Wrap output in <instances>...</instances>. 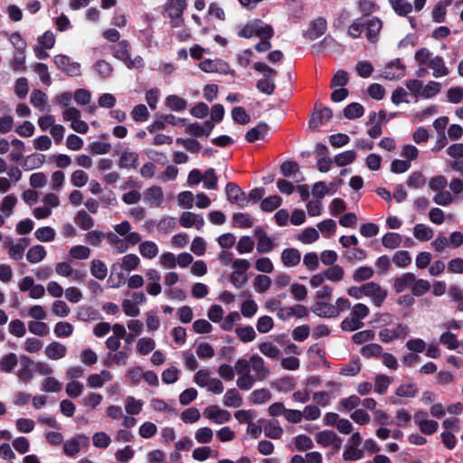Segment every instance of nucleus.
I'll return each instance as SVG.
<instances>
[{
  "label": "nucleus",
  "instance_id": "f257e3e1",
  "mask_svg": "<svg viewBox=\"0 0 463 463\" xmlns=\"http://www.w3.org/2000/svg\"><path fill=\"white\" fill-rule=\"evenodd\" d=\"M370 314L369 307L363 303H357L351 307L348 317H346L341 323V329L343 331L352 332L360 329L364 326L363 320Z\"/></svg>",
  "mask_w": 463,
  "mask_h": 463
},
{
  "label": "nucleus",
  "instance_id": "f03ea898",
  "mask_svg": "<svg viewBox=\"0 0 463 463\" xmlns=\"http://www.w3.org/2000/svg\"><path fill=\"white\" fill-rule=\"evenodd\" d=\"M238 34L240 37L243 38L258 36L270 39L274 35V31L270 25L266 24L263 21L255 19L247 23Z\"/></svg>",
  "mask_w": 463,
  "mask_h": 463
},
{
  "label": "nucleus",
  "instance_id": "7ed1b4c3",
  "mask_svg": "<svg viewBox=\"0 0 463 463\" xmlns=\"http://www.w3.org/2000/svg\"><path fill=\"white\" fill-rule=\"evenodd\" d=\"M255 71L263 73L264 77L257 81V89L267 95H271L275 90V83L273 78L277 75L276 70L263 62H255L253 64Z\"/></svg>",
  "mask_w": 463,
  "mask_h": 463
},
{
  "label": "nucleus",
  "instance_id": "20e7f679",
  "mask_svg": "<svg viewBox=\"0 0 463 463\" xmlns=\"http://www.w3.org/2000/svg\"><path fill=\"white\" fill-rule=\"evenodd\" d=\"M107 240L118 253H124L128 250L129 245L134 246L140 242L141 236L138 232H132L128 238H120L118 234L110 232L107 234Z\"/></svg>",
  "mask_w": 463,
  "mask_h": 463
},
{
  "label": "nucleus",
  "instance_id": "39448f33",
  "mask_svg": "<svg viewBox=\"0 0 463 463\" xmlns=\"http://www.w3.org/2000/svg\"><path fill=\"white\" fill-rule=\"evenodd\" d=\"M185 0H168L165 5L166 16L170 19L172 27H179L183 24V14L186 8Z\"/></svg>",
  "mask_w": 463,
  "mask_h": 463
},
{
  "label": "nucleus",
  "instance_id": "423d86ee",
  "mask_svg": "<svg viewBox=\"0 0 463 463\" xmlns=\"http://www.w3.org/2000/svg\"><path fill=\"white\" fill-rule=\"evenodd\" d=\"M364 297L371 299L373 306L380 307L387 298L386 289L376 282H367L362 285Z\"/></svg>",
  "mask_w": 463,
  "mask_h": 463
},
{
  "label": "nucleus",
  "instance_id": "0eeeda50",
  "mask_svg": "<svg viewBox=\"0 0 463 463\" xmlns=\"http://www.w3.org/2000/svg\"><path fill=\"white\" fill-rule=\"evenodd\" d=\"M203 414L204 418L218 425L229 422L232 419V414L229 411L222 409L217 405L206 407Z\"/></svg>",
  "mask_w": 463,
  "mask_h": 463
},
{
  "label": "nucleus",
  "instance_id": "6e6552de",
  "mask_svg": "<svg viewBox=\"0 0 463 463\" xmlns=\"http://www.w3.org/2000/svg\"><path fill=\"white\" fill-rule=\"evenodd\" d=\"M409 334V327L403 324H398L392 328H383L379 332V338L383 343H390L396 339H404Z\"/></svg>",
  "mask_w": 463,
  "mask_h": 463
},
{
  "label": "nucleus",
  "instance_id": "1a4fd4ad",
  "mask_svg": "<svg viewBox=\"0 0 463 463\" xmlns=\"http://www.w3.org/2000/svg\"><path fill=\"white\" fill-rule=\"evenodd\" d=\"M113 56L122 61L128 66V68L136 66V61H141L140 57L135 59V61L131 60L130 45L126 40L119 42L116 46H114Z\"/></svg>",
  "mask_w": 463,
  "mask_h": 463
},
{
  "label": "nucleus",
  "instance_id": "9d476101",
  "mask_svg": "<svg viewBox=\"0 0 463 463\" xmlns=\"http://www.w3.org/2000/svg\"><path fill=\"white\" fill-rule=\"evenodd\" d=\"M225 193L227 200L231 203L237 204L241 208L247 205L248 197L246 194L235 183H228L225 187Z\"/></svg>",
  "mask_w": 463,
  "mask_h": 463
},
{
  "label": "nucleus",
  "instance_id": "9b49d317",
  "mask_svg": "<svg viewBox=\"0 0 463 463\" xmlns=\"http://www.w3.org/2000/svg\"><path fill=\"white\" fill-rule=\"evenodd\" d=\"M89 444V439L84 434H79L63 443V452L68 457H74L78 454L81 447H87Z\"/></svg>",
  "mask_w": 463,
  "mask_h": 463
},
{
  "label": "nucleus",
  "instance_id": "f8f14e48",
  "mask_svg": "<svg viewBox=\"0 0 463 463\" xmlns=\"http://www.w3.org/2000/svg\"><path fill=\"white\" fill-rule=\"evenodd\" d=\"M250 368L253 371L252 375L258 380V382L264 381L269 376L270 371L261 356L259 354H252L250 357Z\"/></svg>",
  "mask_w": 463,
  "mask_h": 463
},
{
  "label": "nucleus",
  "instance_id": "ddd939ff",
  "mask_svg": "<svg viewBox=\"0 0 463 463\" xmlns=\"http://www.w3.org/2000/svg\"><path fill=\"white\" fill-rule=\"evenodd\" d=\"M129 351L130 348L125 346L122 350L118 349L114 352H108L103 364L108 367H111L113 365L125 366L128 361Z\"/></svg>",
  "mask_w": 463,
  "mask_h": 463
},
{
  "label": "nucleus",
  "instance_id": "4468645a",
  "mask_svg": "<svg viewBox=\"0 0 463 463\" xmlns=\"http://www.w3.org/2000/svg\"><path fill=\"white\" fill-rule=\"evenodd\" d=\"M254 236L258 240L257 251L260 254L269 253L276 247L275 241L269 238L261 227L254 230Z\"/></svg>",
  "mask_w": 463,
  "mask_h": 463
},
{
  "label": "nucleus",
  "instance_id": "2eb2a0df",
  "mask_svg": "<svg viewBox=\"0 0 463 463\" xmlns=\"http://www.w3.org/2000/svg\"><path fill=\"white\" fill-rule=\"evenodd\" d=\"M8 177L0 176V193L5 194L10 188L12 184H15L22 179L23 173L16 165H10L7 171Z\"/></svg>",
  "mask_w": 463,
  "mask_h": 463
},
{
  "label": "nucleus",
  "instance_id": "dca6fc26",
  "mask_svg": "<svg viewBox=\"0 0 463 463\" xmlns=\"http://www.w3.org/2000/svg\"><path fill=\"white\" fill-rule=\"evenodd\" d=\"M54 63L58 69L61 70L70 76H77L80 72V64L71 61L68 56L56 55L54 57Z\"/></svg>",
  "mask_w": 463,
  "mask_h": 463
},
{
  "label": "nucleus",
  "instance_id": "f3484780",
  "mask_svg": "<svg viewBox=\"0 0 463 463\" xmlns=\"http://www.w3.org/2000/svg\"><path fill=\"white\" fill-rule=\"evenodd\" d=\"M179 223L184 228L194 227L200 231L204 225L203 215L192 212H184L179 219Z\"/></svg>",
  "mask_w": 463,
  "mask_h": 463
},
{
  "label": "nucleus",
  "instance_id": "a211bd4d",
  "mask_svg": "<svg viewBox=\"0 0 463 463\" xmlns=\"http://www.w3.org/2000/svg\"><path fill=\"white\" fill-rule=\"evenodd\" d=\"M54 269L57 275L65 278L71 277L74 281H83L85 279L84 274L73 269L71 265L67 261L56 263Z\"/></svg>",
  "mask_w": 463,
  "mask_h": 463
},
{
  "label": "nucleus",
  "instance_id": "6ab92c4d",
  "mask_svg": "<svg viewBox=\"0 0 463 463\" xmlns=\"http://www.w3.org/2000/svg\"><path fill=\"white\" fill-rule=\"evenodd\" d=\"M316 441L323 447L334 446L336 449L341 447V439L335 431L329 430L318 432L316 436Z\"/></svg>",
  "mask_w": 463,
  "mask_h": 463
},
{
  "label": "nucleus",
  "instance_id": "aec40b11",
  "mask_svg": "<svg viewBox=\"0 0 463 463\" xmlns=\"http://www.w3.org/2000/svg\"><path fill=\"white\" fill-rule=\"evenodd\" d=\"M44 354L49 360H61L67 354V347L58 341H52L44 348Z\"/></svg>",
  "mask_w": 463,
  "mask_h": 463
},
{
  "label": "nucleus",
  "instance_id": "412c9836",
  "mask_svg": "<svg viewBox=\"0 0 463 463\" xmlns=\"http://www.w3.org/2000/svg\"><path fill=\"white\" fill-rule=\"evenodd\" d=\"M332 117V110L329 108H323L319 111H316L312 114L309 120V128L313 130H317L329 121Z\"/></svg>",
  "mask_w": 463,
  "mask_h": 463
},
{
  "label": "nucleus",
  "instance_id": "4be33fe9",
  "mask_svg": "<svg viewBox=\"0 0 463 463\" xmlns=\"http://www.w3.org/2000/svg\"><path fill=\"white\" fill-rule=\"evenodd\" d=\"M366 30V38L372 43L378 40V35L383 28V22L377 17L364 19Z\"/></svg>",
  "mask_w": 463,
  "mask_h": 463
},
{
  "label": "nucleus",
  "instance_id": "5701e85b",
  "mask_svg": "<svg viewBox=\"0 0 463 463\" xmlns=\"http://www.w3.org/2000/svg\"><path fill=\"white\" fill-rule=\"evenodd\" d=\"M139 156L129 150H123L118 159V167L121 169H135L137 166Z\"/></svg>",
  "mask_w": 463,
  "mask_h": 463
},
{
  "label": "nucleus",
  "instance_id": "b1692460",
  "mask_svg": "<svg viewBox=\"0 0 463 463\" xmlns=\"http://www.w3.org/2000/svg\"><path fill=\"white\" fill-rule=\"evenodd\" d=\"M428 67L432 71L434 78L445 77L449 74V69L447 67L444 59L441 56H434Z\"/></svg>",
  "mask_w": 463,
  "mask_h": 463
},
{
  "label": "nucleus",
  "instance_id": "393cba45",
  "mask_svg": "<svg viewBox=\"0 0 463 463\" xmlns=\"http://www.w3.org/2000/svg\"><path fill=\"white\" fill-rule=\"evenodd\" d=\"M145 200L152 206L160 207L164 202V193L161 187L152 186L145 191Z\"/></svg>",
  "mask_w": 463,
  "mask_h": 463
},
{
  "label": "nucleus",
  "instance_id": "a878e982",
  "mask_svg": "<svg viewBox=\"0 0 463 463\" xmlns=\"http://www.w3.org/2000/svg\"><path fill=\"white\" fill-rule=\"evenodd\" d=\"M415 275L411 272H406L397 277L393 281V288L395 292L402 293L407 288L411 290Z\"/></svg>",
  "mask_w": 463,
  "mask_h": 463
},
{
  "label": "nucleus",
  "instance_id": "bb28decb",
  "mask_svg": "<svg viewBox=\"0 0 463 463\" xmlns=\"http://www.w3.org/2000/svg\"><path fill=\"white\" fill-rule=\"evenodd\" d=\"M113 378L112 373L108 370H102L99 373H93L87 378L88 385L91 388H101L106 383Z\"/></svg>",
  "mask_w": 463,
  "mask_h": 463
},
{
  "label": "nucleus",
  "instance_id": "cd10ccee",
  "mask_svg": "<svg viewBox=\"0 0 463 463\" xmlns=\"http://www.w3.org/2000/svg\"><path fill=\"white\" fill-rule=\"evenodd\" d=\"M301 260V253L298 249L288 248L281 253V261L285 267H295Z\"/></svg>",
  "mask_w": 463,
  "mask_h": 463
},
{
  "label": "nucleus",
  "instance_id": "c85d7f7f",
  "mask_svg": "<svg viewBox=\"0 0 463 463\" xmlns=\"http://www.w3.org/2000/svg\"><path fill=\"white\" fill-rule=\"evenodd\" d=\"M312 311L320 317H336V311L335 307H333V304H330L326 301L317 302L313 306Z\"/></svg>",
  "mask_w": 463,
  "mask_h": 463
},
{
  "label": "nucleus",
  "instance_id": "c756f323",
  "mask_svg": "<svg viewBox=\"0 0 463 463\" xmlns=\"http://www.w3.org/2000/svg\"><path fill=\"white\" fill-rule=\"evenodd\" d=\"M140 255L147 260H153L159 252L158 246L152 241H145L137 243Z\"/></svg>",
  "mask_w": 463,
  "mask_h": 463
},
{
  "label": "nucleus",
  "instance_id": "7c9ffc66",
  "mask_svg": "<svg viewBox=\"0 0 463 463\" xmlns=\"http://www.w3.org/2000/svg\"><path fill=\"white\" fill-rule=\"evenodd\" d=\"M326 30V21L322 17L317 18L311 24V27L307 31L306 36L308 39L314 40L325 33Z\"/></svg>",
  "mask_w": 463,
  "mask_h": 463
},
{
  "label": "nucleus",
  "instance_id": "2f4dec72",
  "mask_svg": "<svg viewBox=\"0 0 463 463\" xmlns=\"http://www.w3.org/2000/svg\"><path fill=\"white\" fill-rule=\"evenodd\" d=\"M222 403L225 407L238 408L242 404V397L236 389L226 391Z\"/></svg>",
  "mask_w": 463,
  "mask_h": 463
},
{
  "label": "nucleus",
  "instance_id": "473e14b6",
  "mask_svg": "<svg viewBox=\"0 0 463 463\" xmlns=\"http://www.w3.org/2000/svg\"><path fill=\"white\" fill-rule=\"evenodd\" d=\"M264 435L272 439H279L283 435V429L278 420L268 421L263 428Z\"/></svg>",
  "mask_w": 463,
  "mask_h": 463
},
{
  "label": "nucleus",
  "instance_id": "72a5a7b5",
  "mask_svg": "<svg viewBox=\"0 0 463 463\" xmlns=\"http://www.w3.org/2000/svg\"><path fill=\"white\" fill-rule=\"evenodd\" d=\"M269 127L266 123L260 122L255 128L247 131L245 138L248 142L252 143L262 138L268 132Z\"/></svg>",
  "mask_w": 463,
  "mask_h": 463
},
{
  "label": "nucleus",
  "instance_id": "f704fd0d",
  "mask_svg": "<svg viewBox=\"0 0 463 463\" xmlns=\"http://www.w3.org/2000/svg\"><path fill=\"white\" fill-rule=\"evenodd\" d=\"M90 269L91 275L99 280L105 279L108 276V268L106 264L100 260H92L90 262Z\"/></svg>",
  "mask_w": 463,
  "mask_h": 463
},
{
  "label": "nucleus",
  "instance_id": "c9c22d12",
  "mask_svg": "<svg viewBox=\"0 0 463 463\" xmlns=\"http://www.w3.org/2000/svg\"><path fill=\"white\" fill-rule=\"evenodd\" d=\"M46 254L47 252L43 245H35L28 250L26 259L30 263L36 264L42 261Z\"/></svg>",
  "mask_w": 463,
  "mask_h": 463
},
{
  "label": "nucleus",
  "instance_id": "e433bc0d",
  "mask_svg": "<svg viewBox=\"0 0 463 463\" xmlns=\"http://www.w3.org/2000/svg\"><path fill=\"white\" fill-rule=\"evenodd\" d=\"M389 3L400 16H406L413 10L412 5L408 0H389Z\"/></svg>",
  "mask_w": 463,
  "mask_h": 463
},
{
  "label": "nucleus",
  "instance_id": "4c0bfd02",
  "mask_svg": "<svg viewBox=\"0 0 463 463\" xmlns=\"http://www.w3.org/2000/svg\"><path fill=\"white\" fill-rule=\"evenodd\" d=\"M413 235L418 241H428L432 239L434 232L430 227L418 223L413 228Z\"/></svg>",
  "mask_w": 463,
  "mask_h": 463
},
{
  "label": "nucleus",
  "instance_id": "58836bf2",
  "mask_svg": "<svg viewBox=\"0 0 463 463\" xmlns=\"http://www.w3.org/2000/svg\"><path fill=\"white\" fill-rule=\"evenodd\" d=\"M74 222L84 231H89L94 226L93 218L85 211H79L74 217Z\"/></svg>",
  "mask_w": 463,
  "mask_h": 463
},
{
  "label": "nucleus",
  "instance_id": "ea45409f",
  "mask_svg": "<svg viewBox=\"0 0 463 463\" xmlns=\"http://www.w3.org/2000/svg\"><path fill=\"white\" fill-rule=\"evenodd\" d=\"M260 352L268 358L277 360L280 356L279 347L271 342H263L259 345Z\"/></svg>",
  "mask_w": 463,
  "mask_h": 463
},
{
  "label": "nucleus",
  "instance_id": "a19ab883",
  "mask_svg": "<svg viewBox=\"0 0 463 463\" xmlns=\"http://www.w3.org/2000/svg\"><path fill=\"white\" fill-rule=\"evenodd\" d=\"M74 331V326L67 321H60L55 324L53 328L54 335L59 338L70 337Z\"/></svg>",
  "mask_w": 463,
  "mask_h": 463
},
{
  "label": "nucleus",
  "instance_id": "79ce46f5",
  "mask_svg": "<svg viewBox=\"0 0 463 463\" xmlns=\"http://www.w3.org/2000/svg\"><path fill=\"white\" fill-rule=\"evenodd\" d=\"M28 239L23 238L20 240L19 243L11 245L8 250L10 258L14 260H22L24 254V250L28 246Z\"/></svg>",
  "mask_w": 463,
  "mask_h": 463
},
{
  "label": "nucleus",
  "instance_id": "37998d69",
  "mask_svg": "<svg viewBox=\"0 0 463 463\" xmlns=\"http://www.w3.org/2000/svg\"><path fill=\"white\" fill-rule=\"evenodd\" d=\"M144 402L141 400H137L133 396H128L125 399V410L129 415H137L143 409Z\"/></svg>",
  "mask_w": 463,
  "mask_h": 463
},
{
  "label": "nucleus",
  "instance_id": "c03bdc74",
  "mask_svg": "<svg viewBox=\"0 0 463 463\" xmlns=\"http://www.w3.org/2000/svg\"><path fill=\"white\" fill-rule=\"evenodd\" d=\"M28 329L32 334L38 336L47 335L50 332L49 326L46 323L42 322V320H32L28 322Z\"/></svg>",
  "mask_w": 463,
  "mask_h": 463
},
{
  "label": "nucleus",
  "instance_id": "a18cd8bd",
  "mask_svg": "<svg viewBox=\"0 0 463 463\" xmlns=\"http://www.w3.org/2000/svg\"><path fill=\"white\" fill-rule=\"evenodd\" d=\"M355 159L356 153L353 150H347L337 154L334 158V162L337 166L342 167L352 164Z\"/></svg>",
  "mask_w": 463,
  "mask_h": 463
},
{
  "label": "nucleus",
  "instance_id": "49530a36",
  "mask_svg": "<svg viewBox=\"0 0 463 463\" xmlns=\"http://www.w3.org/2000/svg\"><path fill=\"white\" fill-rule=\"evenodd\" d=\"M35 238L42 242H51L55 239V230L50 226L39 228L34 232Z\"/></svg>",
  "mask_w": 463,
  "mask_h": 463
},
{
  "label": "nucleus",
  "instance_id": "de8ad7c7",
  "mask_svg": "<svg viewBox=\"0 0 463 463\" xmlns=\"http://www.w3.org/2000/svg\"><path fill=\"white\" fill-rule=\"evenodd\" d=\"M293 444L297 450L306 451L313 448V440L305 434H299L293 439Z\"/></svg>",
  "mask_w": 463,
  "mask_h": 463
},
{
  "label": "nucleus",
  "instance_id": "09e8293b",
  "mask_svg": "<svg viewBox=\"0 0 463 463\" xmlns=\"http://www.w3.org/2000/svg\"><path fill=\"white\" fill-rule=\"evenodd\" d=\"M430 288V283L428 280L415 278L411 288V294L415 297H421L426 294Z\"/></svg>",
  "mask_w": 463,
  "mask_h": 463
},
{
  "label": "nucleus",
  "instance_id": "8fccbe9b",
  "mask_svg": "<svg viewBox=\"0 0 463 463\" xmlns=\"http://www.w3.org/2000/svg\"><path fill=\"white\" fill-rule=\"evenodd\" d=\"M91 250L89 247L84 245H76L71 248L69 254L73 260H87L90 258Z\"/></svg>",
  "mask_w": 463,
  "mask_h": 463
},
{
  "label": "nucleus",
  "instance_id": "3c124183",
  "mask_svg": "<svg viewBox=\"0 0 463 463\" xmlns=\"http://www.w3.org/2000/svg\"><path fill=\"white\" fill-rule=\"evenodd\" d=\"M8 331L12 335L21 338L24 337L26 334V326L22 320L16 318L13 319L9 323Z\"/></svg>",
  "mask_w": 463,
  "mask_h": 463
},
{
  "label": "nucleus",
  "instance_id": "603ef678",
  "mask_svg": "<svg viewBox=\"0 0 463 463\" xmlns=\"http://www.w3.org/2000/svg\"><path fill=\"white\" fill-rule=\"evenodd\" d=\"M402 236L395 232H387L382 239L383 245L387 249H396L402 243Z\"/></svg>",
  "mask_w": 463,
  "mask_h": 463
},
{
  "label": "nucleus",
  "instance_id": "864d4df0",
  "mask_svg": "<svg viewBox=\"0 0 463 463\" xmlns=\"http://www.w3.org/2000/svg\"><path fill=\"white\" fill-rule=\"evenodd\" d=\"M364 112V107L360 103L353 102L345 108L344 116L348 119H354L362 117Z\"/></svg>",
  "mask_w": 463,
  "mask_h": 463
},
{
  "label": "nucleus",
  "instance_id": "5fc2aeb1",
  "mask_svg": "<svg viewBox=\"0 0 463 463\" xmlns=\"http://www.w3.org/2000/svg\"><path fill=\"white\" fill-rule=\"evenodd\" d=\"M45 162V156L41 154L31 155L25 158L24 168L27 171L41 167Z\"/></svg>",
  "mask_w": 463,
  "mask_h": 463
},
{
  "label": "nucleus",
  "instance_id": "6e6d98bb",
  "mask_svg": "<svg viewBox=\"0 0 463 463\" xmlns=\"http://www.w3.org/2000/svg\"><path fill=\"white\" fill-rule=\"evenodd\" d=\"M166 106L175 111H182L186 109L187 101L176 95H170L165 99Z\"/></svg>",
  "mask_w": 463,
  "mask_h": 463
},
{
  "label": "nucleus",
  "instance_id": "4d7b16f0",
  "mask_svg": "<svg viewBox=\"0 0 463 463\" xmlns=\"http://www.w3.org/2000/svg\"><path fill=\"white\" fill-rule=\"evenodd\" d=\"M271 279L267 275H257L254 279L253 287L256 292L264 293L271 286Z\"/></svg>",
  "mask_w": 463,
  "mask_h": 463
},
{
  "label": "nucleus",
  "instance_id": "13d9d810",
  "mask_svg": "<svg viewBox=\"0 0 463 463\" xmlns=\"http://www.w3.org/2000/svg\"><path fill=\"white\" fill-rule=\"evenodd\" d=\"M235 333L243 343L251 342L256 338L255 330L250 326L237 327Z\"/></svg>",
  "mask_w": 463,
  "mask_h": 463
},
{
  "label": "nucleus",
  "instance_id": "bf43d9fd",
  "mask_svg": "<svg viewBox=\"0 0 463 463\" xmlns=\"http://www.w3.org/2000/svg\"><path fill=\"white\" fill-rule=\"evenodd\" d=\"M17 203V199L14 195L9 194L3 198L0 204V211L9 217L13 213V210Z\"/></svg>",
  "mask_w": 463,
  "mask_h": 463
},
{
  "label": "nucleus",
  "instance_id": "052dcab7",
  "mask_svg": "<svg viewBox=\"0 0 463 463\" xmlns=\"http://www.w3.org/2000/svg\"><path fill=\"white\" fill-rule=\"evenodd\" d=\"M361 371V364L358 359H353L345 364L340 371V374L344 376H354Z\"/></svg>",
  "mask_w": 463,
  "mask_h": 463
},
{
  "label": "nucleus",
  "instance_id": "680f3d73",
  "mask_svg": "<svg viewBox=\"0 0 463 463\" xmlns=\"http://www.w3.org/2000/svg\"><path fill=\"white\" fill-rule=\"evenodd\" d=\"M441 90V84L437 81H429L420 91V97L424 99H430L439 93Z\"/></svg>",
  "mask_w": 463,
  "mask_h": 463
},
{
  "label": "nucleus",
  "instance_id": "e2e57ef3",
  "mask_svg": "<svg viewBox=\"0 0 463 463\" xmlns=\"http://www.w3.org/2000/svg\"><path fill=\"white\" fill-rule=\"evenodd\" d=\"M383 353V347L378 344H368L361 348L360 354L366 358L380 357Z\"/></svg>",
  "mask_w": 463,
  "mask_h": 463
},
{
  "label": "nucleus",
  "instance_id": "0e129e2a",
  "mask_svg": "<svg viewBox=\"0 0 463 463\" xmlns=\"http://www.w3.org/2000/svg\"><path fill=\"white\" fill-rule=\"evenodd\" d=\"M155 347L156 342L149 337H142L137 343V350L142 355L149 354Z\"/></svg>",
  "mask_w": 463,
  "mask_h": 463
},
{
  "label": "nucleus",
  "instance_id": "69168bd1",
  "mask_svg": "<svg viewBox=\"0 0 463 463\" xmlns=\"http://www.w3.org/2000/svg\"><path fill=\"white\" fill-rule=\"evenodd\" d=\"M43 341L36 337H27L24 342V349L29 354L39 353L43 349Z\"/></svg>",
  "mask_w": 463,
  "mask_h": 463
},
{
  "label": "nucleus",
  "instance_id": "338daca9",
  "mask_svg": "<svg viewBox=\"0 0 463 463\" xmlns=\"http://www.w3.org/2000/svg\"><path fill=\"white\" fill-rule=\"evenodd\" d=\"M17 364V356L14 353H10L2 357L0 360V369L5 373H11Z\"/></svg>",
  "mask_w": 463,
  "mask_h": 463
},
{
  "label": "nucleus",
  "instance_id": "774afa93",
  "mask_svg": "<svg viewBox=\"0 0 463 463\" xmlns=\"http://www.w3.org/2000/svg\"><path fill=\"white\" fill-rule=\"evenodd\" d=\"M194 438L200 444L210 443L213 438V431L209 427H202L195 431Z\"/></svg>",
  "mask_w": 463,
  "mask_h": 463
}]
</instances>
